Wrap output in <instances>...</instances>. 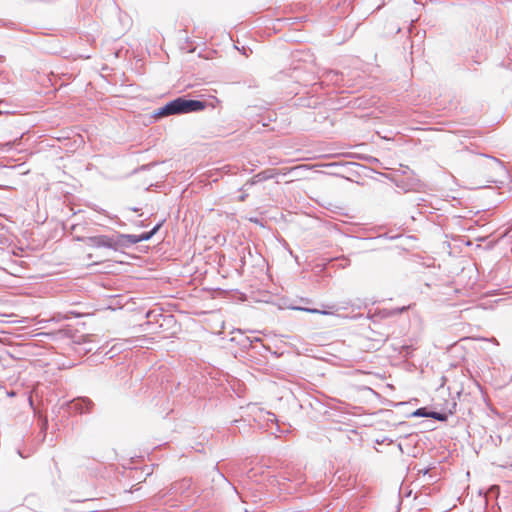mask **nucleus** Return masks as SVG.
<instances>
[{"label": "nucleus", "instance_id": "39448f33", "mask_svg": "<svg viewBox=\"0 0 512 512\" xmlns=\"http://www.w3.org/2000/svg\"><path fill=\"white\" fill-rule=\"evenodd\" d=\"M296 310H302L313 314H328L327 312L320 311L318 309H308V308H302V307H296Z\"/></svg>", "mask_w": 512, "mask_h": 512}, {"label": "nucleus", "instance_id": "6e6552de", "mask_svg": "<svg viewBox=\"0 0 512 512\" xmlns=\"http://www.w3.org/2000/svg\"><path fill=\"white\" fill-rule=\"evenodd\" d=\"M14 395H15V393H14V392H10V393H9V396H14Z\"/></svg>", "mask_w": 512, "mask_h": 512}, {"label": "nucleus", "instance_id": "423d86ee", "mask_svg": "<svg viewBox=\"0 0 512 512\" xmlns=\"http://www.w3.org/2000/svg\"><path fill=\"white\" fill-rule=\"evenodd\" d=\"M428 417H432L434 419L444 421L446 419V416L437 412H431L428 414Z\"/></svg>", "mask_w": 512, "mask_h": 512}, {"label": "nucleus", "instance_id": "20e7f679", "mask_svg": "<svg viewBox=\"0 0 512 512\" xmlns=\"http://www.w3.org/2000/svg\"><path fill=\"white\" fill-rule=\"evenodd\" d=\"M78 405L80 406L81 412L83 411L84 407L86 411H90L93 407V402L90 399H81L75 404V406Z\"/></svg>", "mask_w": 512, "mask_h": 512}, {"label": "nucleus", "instance_id": "f03ea898", "mask_svg": "<svg viewBox=\"0 0 512 512\" xmlns=\"http://www.w3.org/2000/svg\"><path fill=\"white\" fill-rule=\"evenodd\" d=\"M206 105L204 102L199 100H188L183 97L176 98L163 107H160L155 115L159 118L166 117L169 115L187 114L190 112L201 111L205 109Z\"/></svg>", "mask_w": 512, "mask_h": 512}, {"label": "nucleus", "instance_id": "f257e3e1", "mask_svg": "<svg viewBox=\"0 0 512 512\" xmlns=\"http://www.w3.org/2000/svg\"><path fill=\"white\" fill-rule=\"evenodd\" d=\"M159 227L160 225H157L152 231L142 234L139 237L124 235H96L88 237L85 240V258L91 264H100L106 260L102 250H118L124 238H127L131 243L148 240L156 233Z\"/></svg>", "mask_w": 512, "mask_h": 512}, {"label": "nucleus", "instance_id": "7ed1b4c3", "mask_svg": "<svg viewBox=\"0 0 512 512\" xmlns=\"http://www.w3.org/2000/svg\"><path fill=\"white\" fill-rule=\"evenodd\" d=\"M22 134L19 137H16L12 141H7L4 143H0V151H6L11 149L13 146L18 145L20 143V140L22 139Z\"/></svg>", "mask_w": 512, "mask_h": 512}, {"label": "nucleus", "instance_id": "0eeeda50", "mask_svg": "<svg viewBox=\"0 0 512 512\" xmlns=\"http://www.w3.org/2000/svg\"><path fill=\"white\" fill-rule=\"evenodd\" d=\"M428 414H429V413H427V412L425 411V409H424V408H420V409H418V410H416V411L414 412V415H416V416H425V417H428Z\"/></svg>", "mask_w": 512, "mask_h": 512}]
</instances>
